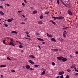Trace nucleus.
Masks as SVG:
<instances>
[{"mask_svg": "<svg viewBox=\"0 0 78 78\" xmlns=\"http://www.w3.org/2000/svg\"><path fill=\"white\" fill-rule=\"evenodd\" d=\"M60 1L62 3V4H63L64 5H65V4H64V2H69V0H60Z\"/></svg>", "mask_w": 78, "mask_h": 78, "instance_id": "obj_1", "label": "nucleus"}, {"mask_svg": "<svg viewBox=\"0 0 78 78\" xmlns=\"http://www.w3.org/2000/svg\"><path fill=\"white\" fill-rule=\"evenodd\" d=\"M57 59L59 60V61H62V58H63V57L60 56L59 57H57Z\"/></svg>", "mask_w": 78, "mask_h": 78, "instance_id": "obj_2", "label": "nucleus"}, {"mask_svg": "<svg viewBox=\"0 0 78 78\" xmlns=\"http://www.w3.org/2000/svg\"><path fill=\"white\" fill-rule=\"evenodd\" d=\"M68 13L70 16H72V12L70 10L68 11Z\"/></svg>", "mask_w": 78, "mask_h": 78, "instance_id": "obj_3", "label": "nucleus"}, {"mask_svg": "<svg viewBox=\"0 0 78 78\" xmlns=\"http://www.w3.org/2000/svg\"><path fill=\"white\" fill-rule=\"evenodd\" d=\"M64 19V17L63 16H58L57 17V19L62 20Z\"/></svg>", "mask_w": 78, "mask_h": 78, "instance_id": "obj_4", "label": "nucleus"}, {"mask_svg": "<svg viewBox=\"0 0 78 78\" xmlns=\"http://www.w3.org/2000/svg\"><path fill=\"white\" fill-rule=\"evenodd\" d=\"M66 61L67 58H66L63 57V58H62V62H65V61Z\"/></svg>", "mask_w": 78, "mask_h": 78, "instance_id": "obj_5", "label": "nucleus"}, {"mask_svg": "<svg viewBox=\"0 0 78 78\" xmlns=\"http://www.w3.org/2000/svg\"><path fill=\"white\" fill-rule=\"evenodd\" d=\"M50 22H51L53 25H56V23H55V22L53 21L52 20H51L50 21Z\"/></svg>", "mask_w": 78, "mask_h": 78, "instance_id": "obj_6", "label": "nucleus"}, {"mask_svg": "<svg viewBox=\"0 0 78 78\" xmlns=\"http://www.w3.org/2000/svg\"><path fill=\"white\" fill-rule=\"evenodd\" d=\"M51 41H53V42H56V40L54 38H52L51 39Z\"/></svg>", "mask_w": 78, "mask_h": 78, "instance_id": "obj_7", "label": "nucleus"}, {"mask_svg": "<svg viewBox=\"0 0 78 78\" xmlns=\"http://www.w3.org/2000/svg\"><path fill=\"white\" fill-rule=\"evenodd\" d=\"M26 68L27 69H29L30 68V65H27L26 66Z\"/></svg>", "mask_w": 78, "mask_h": 78, "instance_id": "obj_8", "label": "nucleus"}, {"mask_svg": "<svg viewBox=\"0 0 78 78\" xmlns=\"http://www.w3.org/2000/svg\"><path fill=\"white\" fill-rule=\"evenodd\" d=\"M37 23H38V24H42V23H43L42 22L39 21H37Z\"/></svg>", "mask_w": 78, "mask_h": 78, "instance_id": "obj_9", "label": "nucleus"}, {"mask_svg": "<svg viewBox=\"0 0 78 78\" xmlns=\"http://www.w3.org/2000/svg\"><path fill=\"white\" fill-rule=\"evenodd\" d=\"M64 72L62 71V72H60L59 73V75H63L64 74Z\"/></svg>", "mask_w": 78, "mask_h": 78, "instance_id": "obj_10", "label": "nucleus"}, {"mask_svg": "<svg viewBox=\"0 0 78 78\" xmlns=\"http://www.w3.org/2000/svg\"><path fill=\"white\" fill-rule=\"evenodd\" d=\"M29 57H30V58H35V57L34 56V55H30V56H29Z\"/></svg>", "mask_w": 78, "mask_h": 78, "instance_id": "obj_11", "label": "nucleus"}, {"mask_svg": "<svg viewBox=\"0 0 78 78\" xmlns=\"http://www.w3.org/2000/svg\"><path fill=\"white\" fill-rule=\"evenodd\" d=\"M6 65H2L1 66H0V67H6Z\"/></svg>", "mask_w": 78, "mask_h": 78, "instance_id": "obj_12", "label": "nucleus"}, {"mask_svg": "<svg viewBox=\"0 0 78 78\" xmlns=\"http://www.w3.org/2000/svg\"><path fill=\"white\" fill-rule=\"evenodd\" d=\"M51 17L54 19V20H56L57 19H58V17H55L54 16H52Z\"/></svg>", "mask_w": 78, "mask_h": 78, "instance_id": "obj_13", "label": "nucleus"}, {"mask_svg": "<svg viewBox=\"0 0 78 78\" xmlns=\"http://www.w3.org/2000/svg\"><path fill=\"white\" fill-rule=\"evenodd\" d=\"M58 40H59V41H60L61 42H62V41H63V39L61 38H59Z\"/></svg>", "mask_w": 78, "mask_h": 78, "instance_id": "obj_14", "label": "nucleus"}, {"mask_svg": "<svg viewBox=\"0 0 78 78\" xmlns=\"http://www.w3.org/2000/svg\"><path fill=\"white\" fill-rule=\"evenodd\" d=\"M40 18V19H43V15H41Z\"/></svg>", "mask_w": 78, "mask_h": 78, "instance_id": "obj_15", "label": "nucleus"}, {"mask_svg": "<svg viewBox=\"0 0 78 78\" xmlns=\"http://www.w3.org/2000/svg\"><path fill=\"white\" fill-rule=\"evenodd\" d=\"M0 14L1 15H5V14L4 13H3V12H2V11L0 12Z\"/></svg>", "mask_w": 78, "mask_h": 78, "instance_id": "obj_16", "label": "nucleus"}, {"mask_svg": "<svg viewBox=\"0 0 78 78\" xmlns=\"http://www.w3.org/2000/svg\"><path fill=\"white\" fill-rule=\"evenodd\" d=\"M7 21H8V22H11L12 20H11V19H8L7 20Z\"/></svg>", "mask_w": 78, "mask_h": 78, "instance_id": "obj_17", "label": "nucleus"}, {"mask_svg": "<svg viewBox=\"0 0 78 78\" xmlns=\"http://www.w3.org/2000/svg\"><path fill=\"white\" fill-rule=\"evenodd\" d=\"M48 13H50V12H49L46 11L44 12L45 14H48Z\"/></svg>", "mask_w": 78, "mask_h": 78, "instance_id": "obj_18", "label": "nucleus"}, {"mask_svg": "<svg viewBox=\"0 0 78 78\" xmlns=\"http://www.w3.org/2000/svg\"><path fill=\"white\" fill-rule=\"evenodd\" d=\"M75 65H73L71 66V68L72 69V68H74V67H75Z\"/></svg>", "mask_w": 78, "mask_h": 78, "instance_id": "obj_19", "label": "nucleus"}, {"mask_svg": "<svg viewBox=\"0 0 78 78\" xmlns=\"http://www.w3.org/2000/svg\"><path fill=\"white\" fill-rule=\"evenodd\" d=\"M37 11L34 10L33 12V14H36V13H37Z\"/></svg>", "mask_w": 78, "mask_h": 78, "instance_id": "obj_20", "label": "nucleus"}, {"mask_svg": "<svg viewBox=\"0 0 78 78\" xmlns=\"http://www.w3.org/2000/svg\"><path fill=\"white\" fill-rule=\"evenodd\" d=\"M45 73V71H44L42 72L41 75H44Z\"/></svg>", "mask_w": 78, "mask_h": 78, "instance_id": "obj_21", "label": "nucleus"}, {"mask_svg": "<svg viewBox=\"0 0 78 78\" xmlns=\"http://www.w3.org/2000/svg\"><path fill=\"white\" fill-rule=\"evenodd\" d=\"M52 66H55V65H56V64H55V62H52Z\"/></svg>", "mask_w": 78, "mask_h": 78, "instance_id": "obj_22", "label": "nucleus"}, {"mask_svg": "<svg viewBox=\"0 0 78 78\" xmlns=\"http://www.w3.org/2000/svg\"><path fill=\"white\" fill-rule=\"evenodd\" d=\"M13 41H11L10 43V44H9V45H11L13 43Z\"/></svg>", "mask_w": 78, "mask_h": 78, "instance_id": "obj_23", "label": "nucleus"}, {"mask_svg": "<svg viewBox=\"0 0 78 78\" xmlns=\"http://www.w3.org/2000/svg\"><path fill=\"white\" fill-rule=\"evenodd\" d=\"M67 33L66 32V30H64L63 33V34H66Z\"/></svg>", "mask_w": 78, "mask_h": 78, "instance_id": "obj_24", "label": "nucleus"}, {"mask_svg": "<svg viewBox=\"0 0 78 78\" xmlns=\"http://www.w3.org/2000/svg\"><path fill=\"white\" fill-rule=\"evenodd\" d=\"M48 37H53V36H52V35L51 34L48 35Z\"/></svg>", "mask_w": 78, "mask_h": 78, "instance_id": "obj_25", "label": "nucleus"}, {"mask_svg": "<svg viewBox=\"0 0 78 78\" xmlns=\"http://www.w3.org/2000/svg\"><path fill=\"white\" fill-rule=\"evenodd\" d=\"M4 25L5 27H8V25H7L6 23H5Z\"/></svg>", "mask_w": 78, "mask_h": 78, "instance_id": "obj_26", "label": "nucleus"}, {"mask_svg": "<svg viewBox=\"0 0 78 78\" xmlns=\"http://www.w3.org/2000/svg\"><path fill=\"white\" fill-rule=\"evenodd\" d=\"M5 5H6V6H10V5H9V4H6L5 3Z\"/></svg>", "mask_w": 78, "mask_h": 78, "instance_id": "obj_27", "label": "nucleus"}, {"mask_svg": "<svg viewBox=\"0 0 78 78\" xmlns=\"http://www.w3.org/2000/svg\"><path fill=\"white\" fill-rule=\"evenodd\" d=\"M58 49H54V51H58Z\"/></svg>", "mask_w": 78, "mask_h": 78, "instance_id": "obj_28", "label": "nucleus"}, {"mask_svg": "<svg viewBox=\"0 0 78 78\" xmlns=\"http://www.w3.org/2000/svg\"><path fill=\"white\" fill-rule=\"evenodd\" d=\"M67 28H69V27H64L62 28L63 30H66V29H67Z\"/></svg>", "mask_w": 78, "mask_h": 78, "instance_id": "obj_29", "label": "nucleus"}, {"mask_svg": "<svg viewBox=\"0 0 78 78\" xmlns=\"http://www.w3.org/2000/svg\"><path fill=\"white\" fill-rule=\"evenodd\" d=\"M37 39L38 40H39V41H41V40H42V39L40 38H37Z\"/></svg>", "mask_w": 78, "mask_h": 78, "instance_id": "obj_30", "label": "nucleus"}, {"mask_svg": "<svg viewBox=\"0 0 78 78\" xmlns=\"http://www.w3.org/2000/svg\"><path fill=\"white\" fill-rule=\"evenodd\" d=\"M16 42H17L18 44H20L21 43V42L20 41H16Z\"/></svg>", "mask_w": 78, "mask_h": 78, "instance_id": "obj_31", "label": "nucleus"}, {"mask_svg": "<svg viewBox=\"0 0 78 78\" xmlns=\"http://www.w3.org/2000/svg\"><path fill=\"white\" fill-rule=\"evenodd\" d=\"M7 59H8V60H9L10 61H11V59H10V58L9 57H7Z\"/></svg>", "mask_w": 78, "mask_h": 78, "instance_id": "obj_32", "label": "nucleus"}, {"mask_svg": "<svg viewBox=\"0 0 78 78\" xmlns=\"http://www.w3.org/2000/svg\"><path fill=\"white\" fill-rule=\"evenodd\" d=\"M19 47L20 48H22V47H23V46L22 45H20L19 46Z\"/></svg>", "mask_w": 78, "mask_h": 78, "instance_id": "obj_33", "label": "nucleus"}, {"mask_svg": "<svg viewBox=\"0 0 78 78\" xmlns=\"http://www.w3.org/2000/svg\"><path fill=\"white\" fill-rule=\"evenodd\" d=\"M57 2L58 5H59V0L57 1Z\"/></svg>", "mask_w": 78, "mask_h": 78, "instance_id": "obj_34", "label": "nucleus"}, {"mask_svg": "<svg viewBox=\"0 0 78 78\" xmlns=\"http://www.w3.org/2000/svg\"><path fill=\"white\" fill-rule=\"evenodd\" d=\"M67 71L68 72H71V70H70V69H69L67 70Z\"/></svg>", "mask_w": 78, "mask_h": 78, "instance_id": "obj_35", "label": "nucleus"}, {"mask_svg": "<svg viewBox=\"0 0 78 78\" xmlns=\"http://www.w3.org/2000/svg\"><path fill=\"white\" fill-rule=\"evenodd\" d=\"M3 44H5V40H3Z\"/></svg>", "mask_w": 78, "mask_h": 78, "instance_id": "obj_36", "label": "nucleus"}, {"mask_svg": "<svg viewBox=\"0 0 78 78\" xmlns=\"http://www.w3.org/2000/svg\"><path fill=\"white\" fill-rule=\"evenodd\" d=\"M64 76L63 75H62L60 76V78H63L64 77H63Z\"/></svg>", "mask_w": 78, "mask_h": 78, "instance_id": "obj_37", "label": "nucleus"}, {"mask_svg": "<svg viewBox=\"0 0 78 78\" xmlns=\"http://www.w3.org/2000/svg\"><path fill=\"white\" fill-rule=\"evenodd\" d=\"M70 78V76L69 75H67L66 77V78Z\"/></svg>", "mask_w": 78, "mask_h": 78, "instance_id": "obj_38", "label": "nucleus"}, {"mask_svg": "<svg viewBox=\"0 0 78 78\" xmlns=\"http://www.w3.org/2000/svg\"><path fill=\"white\" fill-rule=\"evenodd\" d=\"M39 65H34V67H39Z\"/></svg>", "mask_w": 78, "mask_h": 78, "instance_id": "obj_39", "label": "nucleus"}, {"mask_svg": "<svg viewBox=\"0 0 78 78\" xmlns=\"http://www.w3.org/2000/svg\"><path fill=\"white\" fill-rule=\"evenodd\" d=\"M0 8H1V9H3V7L2 6H0Z\"/></svg>", "mask_w": 78, "mask_h": 78, "instance_id": "obj_40", "label": "nucleus"}, {"mask_svg": "<svg viewBox=\"0 0 78 78\" xmlns=\"http://www.w3.org/2000/svg\"><path fill=\"white\" fill-rule=\"evenodd\" d=\"M27 0H24V2L25 3H27Z\"/></svg>", "mask_w": 78, "mask_h": 78, "instance_id": "obj_41", "label": "nucleus"}, {"mask_svg": "<svg viewBox=\"0 0 78 78\" xmlns=\"http://www.w3.org/2000/svg\"><path fill=\"white\" fill-rule=\"evenodd\" d=\"M32 62V61H31V60H29V62H30V63H31V62Z\"/></svg>", "mask_w": 78, "mask_h": 78, "instance_id": "obj_42", "label": "nucleus"}, {"mask_svg": "<svg viewBox=\"0 0 78 78\" xmlns=\"http://www.w3.org/2000/svg\"><path fill=\"white\" fill-rule=\"evenodd\" d=\"M25 33L27 35H28V34H29V33H28V32H26Z\"/></svg>", "mask_w": 78, "mask_h": 78, "instance_id": "obj_43", "label": "nucleus"}, {"mask_svg": "<svg viewBox=\"0 0 78 78\" xmlns=\"http://www.w3.org/2000/svg\"><path fill=\"white\" fill-rule=\"evenodd\" d=\"M36 35H37V36H39V33H37V32H36L35 34Z\"/></svg>", "mask_w": 78, "mask_h": 78, "instance_id": "obj_44", "label": "nucleus"}, {"mask_svg": "<svg viewBox=\"0 0 78 78\" xmlns=\"http://www.w3.org/2000/svg\"><path fill=\"white\" fill-rule=\"evenodd\" d=\"M11 72H16V71L14 70H11Z\"/></svg>", "mask_w": 78, "mask_h": 78, "instance_id": "obj_45", "label": "nucleus"}, {"mask_svg": "<svg viewBox=\"0 0 78 78\" xmlns=\"http://www.w3.org/2000/svg\"><path fill=\"white\" fill-rule=\"evenodd\" d=\"M74 69L75 70V72H76V71L77 70L76 69V67H75Z\"/></svg>", "mask_w": 78, "mask_h": 78, "instance_id": "obj_46", "label": "nucleus"}, {"mask_svg": "<svg viewBox=\"0 0 78 78\" xmlns=\"http://www.w3.org/2000/svg\"><path fill=\"white\" fill-rule=\"evenodd\" d=\"M29 70H34V69H32V68H30L29 69Z\"/></svg>", "mask_w": 78, "mask_h": 78, "instance_id": "obj_47", "label": "nucleus"}, {"mask_svg": "<svg viewBox=\"0 0 78 78\" xmlns=\"http://www.w3.org/2000/svg\"><path fill=\"white\" fill-rule=\"evenodd\" d=\"M25 23L24 22H22L20 23V24H25Z\"/></svg>", "mask_w": 78, "mask_h": 78, "instance_id": "obj_48", "label": "nucleus"}, {"mask_svg": "<svg viewBox=\"0 0 78 78\" xmlns=\"http://www.w3.org/2000/svg\"><path fill=\"white\" fill-rule=\"evenodd\" d=\"M75 53L76 54H78V51H76Z\"/></svg>", "mask_w": 78, "mask_h": 78, "instance_id": "obj_49", "label": "nucleus"}, {"mask_svg": "<svg viewBox=\"0 0 78 78\" xmlns=\"http://www.w3.org/2000/svg\"><path fill=\"white\" fill-rule=\"evenodd\" d=\"M63 36L64 37H66V35L65 34H63Z\"/></svg>", "mask_w": 78, "mask_h": 78, "instance_id": "obj_50", "label": "nucleus"}, {"mask_svg": "<svg viewBox=\"0 0 78 78\" xmlns=\"http://www.w3.org/2000/svg\"><path fill=\"white\" fill-rule=\"evenodd\" d=\"M14 33H15V34H17V32L16 31H15Z\"/></svg>", "mask_w": 78, "mask_h": 78, "instance_id": "obj_51", "label": "nucleus"}, {"mask_svg": "<svg viewBox=\"0 0 78 78\" xmlns=\"http://www.w3.org/2000/svg\"><path fill=\"white\" fill-rule=\"evenodd\" d=\"M12 45H13V46L15 47V45H14V44L13 43Z\"/></svg>", "mask_w": 78, "mask_h": 78, "instance_id": "obj_52", "label": "nucleus"}, {"mask_svg": "<svg viewBox=\"0 0 78 78\" xmlns=\"http://www.w3.org/2000/svg\"><path fill=\"white\" fill-rule=\"evenodd\" d=\"M15 31H12L11 33H14Z\"/></svg>", "mask_w": 78, "mask_h": 78, "instance_id": "obj_53", "label": "nucleus"}, {"mask_svg": "<svg viewBox=\"0 0 78 78\" xmlns=\"http://www.w3.org/2000/svg\"><path fill=\"white\" fill-rule=\"evenodd\" d=\"M75 75H78V73H76L75 74Z\"/></svg>", "mask_w": 78, "mask_h": 78, "instance_id": "obj_54", "label": "nucleus"}, {"mask_svg": "<svg viewBox=\"0 0 78 78\" xmlns=\"http://www.w3.org/2000/svg\"><path fill=\"white\" fill-rule=\"evenodd\" d=\"M31 64H34V62L32 61V62L31 63Z\"/></svg>", "mask_w": 78, "mask_h": 78, "instance_id": "obj_55", "label": "nucleus"}, {"mask_svg": "<svg viewBox=\"0 0 78 78\" xmlns=\"http://www.w3.org/2000/svg\"><path fill=\"white\" fill-rule=\"evenodd\" d=\"M42 44H45V42H42Z\"/></svg>", "mask_w": 78, "mask_h": 78, "instance_id": "obj_56", "label": "nucleus"}, {"mask_svg": "<svg viewBox=\"0 0 78 78\" xmlns=\"http://www.w3.org/2000/svg\"><path fill=\"white\" fill-rule=\"evenodd\" d=\"M22 5H23V6H25V4H24V3H22Z\"/></svg>", "mask_w": 78, "mask_h": 78, "instance_id": "obj_57", "label": "nucleus"}, {"mask_svg": "<svg viewBox=\"0 0 78 78\" xmlns=\"http://www.w3.org/2000/svg\"><path fill=\"white\" fill-rule=\"evenodd\" d=\"M30 8L31 9H33V7H30Z\"/></svg>", "mask_w": 78, "mask_h": 78, "instance_id": "obj_58", "label": "nucleus"}, {"mask_svg": "<svg viewBox=\"0 0 78 78\" xmlns=\"http://www.w3.org/2000/svg\"><path fill=\"white\" fill-rule=\"evenodd\" d=\"M10 20H14V19L13 18H12Z\"/></svg>", "mask_w": 78, "mask_h": 78, "instance_id": "obj_59", "label": "nucleus"}, {"mask_svg": "<svg viewBox=\"0 0 78 78\" xmlns=\"http://www.w3.org/2000/svg\"><path fill=\"white\" fill-rule=\"evenodd\" d=\"M27 37H30V36L29 35H27Z\"/></svg>", "mask_w": 78, "mask_h": 78, "instance_id": "obj_60", "label": "nucleus"}, {"mask_svg": "<svg viewBox=\"0 0 78 78\" xmlns=\"http://www.w3.org/2000/svg\"><path fill=\"white\" fill-rule=\"evenodd\" d=\"M10 41H11V42H13V39H11Z\"/></svg>", "mask_w": 78, "mask_h": 78, "instance_id": "obj_61", "label": "nucleus"}, {"mask_svg": "<svg viewBox=\"0 0 78 78\" xmlns=\"http://www.w3.org/2000/svg\"><path fill=\"white\" fill-rule=\"evenodd\" d=\"M18 12H22V11H18Z\"/></svg>", "mask_w": 78, "mask_h": 78, "instance_id": "obj_62", "label": "nucleus"}, {"mask_svg": "<svg viewBox=\"0 0 78 78\" xmlns=\"http://www.w3.org/2000/svg\"><path fill=\"white\" fill-rule=\"evenodd\" d=\"M23 69H25V66H23Z\"/></svg>", "mask_w": 78, "mask_h": 78, "instance_id": "obj_63", "label": "nucleus"}, {"mask_svg": "<svg viewBox=\"0 0 78 78\" xmlns=\"http://www.w3.org/2000/svg\"><path fill=\"white\" fill-rule=\"evenodd\" d=\"M56 78H59V76H58L57 77H56Z\"/></svg>", "mask_w": 78, "mask_h": 78, "instance_id": "obj_64", "label": "nucleus"}]
</instances>
